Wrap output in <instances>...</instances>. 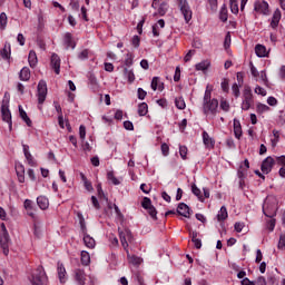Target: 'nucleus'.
Listing matches in <instances>:
<instances>
[{
  "label": "nucleus",
  "mask_w": 285,
  "mask_h": 285,
  "mask_svg": "<svg viewBox=\"0 0 285 285\" xmlns=\"http://www.w3.org/2000/svg\"><path fill=\"white\" fill-rule=\"evenodd\" d=\"M234 134L236 139H242V122L237 118L234 119Z\"/></svg>",
  "instance_id": "nucleus-19"
},
{
  "label": "nucleus",
  "mask_w": 285,
  "mask_h": 285,
  "mask_svg": "<svg viewBox=\"0 0 285 285\" xmlns=\"http://www.w3.org/2000/svg\"><path fill=\"white\" fill-rule=\"evenodd\" d=\"M138 115L139 117H146L148 115V104L141 102L138 105Z\"/></svg>",
  "instance_id": "nucleus-29"
},
{
  "label": "nucleus",
  "mask_w": 285,
  "mask_h": 285,
  "mask_svg": "<svg viewBox=\"0 0 285 285\" xmlns=\"http://www.w3.org/2000/svg\"><path fill=\"white\" fill-rule=\"evenodd\" d=\"M131 43H132L134 48H139V43H140L139 36H134Z\"/></svg>",
  "instance_id": "nucleus-59"
},
{
  "label": "nucleus",
  "mask_w": 285,
  "mask_h": 285,
  "mask_svg": "<svg viewBox=\"0 0 285 285\" xmlns=\"http://www.w3.org/2000/svg\"><path fill=\"white\" fill-rule=\"evenodd\" d=\"M141 206L145 208V210H147L148 208L153 207V200H150L148 197H144Z\"/></svg>",
  "instance_id": "nucleus-40"
},
{
  "label": "nucleus",
  "mask_w": 285,
  "mask_h": 285,
  "mask_svg": "<svg viewBox=\"0 0 285 285\" xmlns=\"http://www.w3.org/2000/svg\"><path fill=\"white\" fill-rule=\"evenodd\" d=\"M191 191L196 197H198L199 202L204 200V196H202V189L198 188L197 185L195 184L191 185Z\"/></svg>",
  "instance_id": "nucleus-35"
},
{
  "label": "nucleus",
  "mask_w": 285,
  "mask_h": 285,
  "mask_svg": "<svg viewBox=\"0 0 285 285\" xmlns=\"http://www.w3.org/2000/svg\"><path fill=\"white\" fill-rule=\"evenodd\" d=\"M58 278L60 284H66V267L60 263H58Z\"/></svg>",
  "instance_id": "nucleus-20"
},
{
  "label": "nucleus",
  "mask_w": 285,
  "mask_h": 285,
  "mask_svg": "<svg viewBox=\"0 0 285 285\" xmlns=\"http://www.w3.org/2000/svg\"><path fill=\"white\" fill-rule=\"evenodd\" d=\"M157 86H159V78L154 77L153 80H151V89L157 90Z\"/></svg>",
  "instance_id": "nucleus-61"
},
{
  "label": "nucleus",
  "mask_w": 285,
  "mask_h": 285,
  "mask_svg": "<svg viewBox=\"0 0 285 285\" xmlns=\"http://www.w3.org/2000/svg\"><path fill=\"white\" fill-rule=\"evenodd\" d=\"M253 90H250V87H245L243 91V102H242V110H250V106H253Z\"/></svg>",
  "instance_id": "nucleus-6"
},
{
  "label": "nucleus",
  "mask_w": 285,
  "mask_h": 285,
  "mask_svg": "<svg viewBox=\"0 0 285 285\" xmlns=\"http://www.w3.org/2000/svg\"><path fill=\"white\" fill-rule=\"evenodd\" d=\"M169 150H170V147H168V144L161 145V153H163L164 157H168Z\"/></svg>",
  "instance_id": "nucleus-54"
},
{
  "label": "nucleus",
  "mask_w": 285,
  "mask_h": 285,
  "mask_svg": "<svg viewBox=\"0 0 285 285\" xmlns=\"http://www.w3.org/2000/svg\"><path fill=\"white\" fill-rule=\"evenodd\" d=\"M125 66H127V68H130V66H132V53L126 55Z\"/></svg>",
  "instance_id": "nucleus-47"
},
{
  "label": "nucleus",
  "mask_w": 285,
  "mask_h": 285,
  "mask_svg": "<svg viewBox=\"0 0 285 285\" xmlns=\"http://www.w3.org/2000/svg\"><path fill=\"white\" fill-rule=\"evenodd\" d=\"M1 116L2 121H6L9 125L10 130H12V114L10 112V106L6 100H2Z\"/></svg>",
  "instance_id": "nucleus-7"
},
{
  "label": "nucleus",
  "mask_w": 285,
  "mask_h": 285,
  "mask_svg": "<svg viewBox=\"0 0 285 285\" xmlns=\"http://www.w3.org/2000/svg\"><path fill=\"white\" fill-rule=\"evenodd\" d=\"M229 3L233 14H237L239 12V6L237 4V0H229Z\"/></svg>",
  "instance_id": "nucleus-39"
},
{
  "label": "nucleus",
  "mask_w": 285,
  "mask_h": 285,
  "mask_svg": "<svg viewBox=\"0 0 285 285\" xmlns=\"http://www.w3.org/2000/svg\"><path fill=\"white\" fill-rule=\"evenodd\" d=\"M179 154H180L181 159H186V155H188V148L186 146H180Z\"/></svg>",
  "instance_id": "nucleus-48"
},
{
  "label": "nucleus",
  "mask_w": 285,
  "mask_h": 285,
  "mask_svg": "<svg viewBox=\"0 0 285 285\" xmlns=\"http://www.w3.org/2000/svg\"><path fill=\"white\" fill-rule=\"evenodd\" d=\"M51 68L55 70L56 75L61 72V58L57 53L51 56Z\"/></svg>",
  "instance_id": "nucleus-13"
},
{
  "label": "nucleus",
  "mask_w": 285,
  "mask_h": 285,
  "mask_svg": "<svg viewBox=\"0 0 285 285\" xmlns=\"http://www.w3.org/2000/svg\"><path fill=\"white\" fill-rule=\"evenodd\" d=\"M226 219H228V210L226 209V206H222L217 214V220L224 222Z\"/></svg>",
  "instance_id": "nucleus-22"
},
{
  "label": "nucleus",
  "mask_w": 285,
  "mask_h": 285,
  "mask_svg": "<svg viewBox=\"0 0 285 285\" xmlns=\"http://www.w3.org/2000/svg\"><path fill=\"white\" fill-rule=\"evenodd\" d=\"M63 43L67 48H72V50H75L77 46L75 45V41L72 40V33L70 32L65 33Z\"/></svg>",
  "instance_id": "nucleus-18"
},
{
  "label": "nucleus",
  "mask_w": 285,
  "mask_h": 285,
  "mask_svg": "<svg viewBox=\"0 0 285 285\" xmlns=\"http://www.w3.org/2000/svg\"><path fill=\"white\" fill-rule=\"evenodd\" d=\"M6 26H8V14L6 12L0 13V28L1 30H6Z\"/></svg>",
  "instance_id": "nucleus-36"
},
{
  "label": "nucleus",
  "mask_w": 285,
  "mask_h": 285,
  "mask_svg": "<svg viewBox=\"0 0 285 285\" xmlns=\"http://www.w3.org/2000/svg\"><path fill=\"white\" fill-rule=\"evenodd\" d=\"M2 59H10V43H6L4 48L0 51Z\"/></svg>",
  "instance_id": "nucleus-32"
},
{
  "label": "nucleus",
  "mask_w": 285,
  "mask_h": 285,
  "mask_svg": "<svg viewBox=\"0 0 285 285\" xmlns=\"http://www.w3.org/2000/svg\"><path fill=\"white\" fill-rule=\"evenodd\" d=\"M29 166H37V161H35V158L32 157V154L24 155Z\"/></svg>",
  "instance_id": "nucleus-46"
},
{
  "label": "nucleus",
  "mask_w": 285,
  "mask_h": 285,
  "mask_svg": "<svg viewBox=\"0 0 285 285\" xmlns=\"http://www.w3.org/2000/svg\"><path fill=\"white\" fill-rule=\"evenodd\" d=\"M79 137L80 139L83 141V139H86V126L81 125L79 127Z\"/></svg>",
  "instance_id": "nucleus-53"
},
{
  "label": "nucleus",
  "mask_w": 285,
  "mask_h": 285,
  "mask_svg": "<svg viewBox=\"0 0 285 285\" xmlns=\"http://www.w3.org/2000/svg\"><path fill=\"white\" fill-rule=\"evenodd\" d=\"M277 197L267 196L263 204V213L265 217L273 218L277 215Z\"/></svg>",
  "instance_id": "nucleus-2"
},
{
  "label": "nucleus",
  "mask_w": 285,
  "mask_h": 285,
  "mask_svg": "<svg viewBox=\"0 0 285 285\" xmlns=\"http://www.w3.org/2000/svg\"><path fill=\"white\" fill-rule=\"evenodd\" d=\"M83 244L85 246H87V248H95V246L97 245V243L95 242V238H92L88 234H83Z\"/></svg>",
  "instance_id": "nucleus-21"
},
{
  "label": "nucleus",
  "mask_w": 285,
  "mask_h": 285,
  "mask_svg": "<svg viewBox=\"0 0 285 285\" xmlns=\"http://www.w3.org/2000/svg\"><path fill=\"white\" fill-rule=\"evenodd\" d=\"M278 164H282V168L279 169L281 177L285 178V156H281L277 158Z\"/></svg>",
  "instance_id": "nucleus-38"
},
{
  "label": "nucleus",
  "mask_w": 285,
  "mask_h": 285,
  "mask_svg": "<svg viewBox=\"0 0 285 285\" xmlns=\"http://www.w3.org/2000/svg\"><path fill=\"white\" fill-rule=\"evenodd\" d=\"M257 112H259L261 115L264 112H268V110H271V107L264 105V104H259L256 107Z\"/></svg>",
  "instance_id": "nucleus-42"
},
{
  "label": "nucleus",
  "mask_w": 285,
  "mask_h": 285,
  "mask_svg": "<svg viewBox=\"0 0 285 285\" xmlns=\"http://www.w3.org/2000/svg\"><path fill=\"white\" fill-rule=\"evenodd\" d=\"M19 112H20L21 119H23V121L30 128L32 126V120H30V117H28V114L26 112V110H23V108H21V106H19Z\"/></svg>",
  "instance_id": "nucleus-27"
},
{
  "label": "nucleus",
  "mask_w": 285,
  "mask_h": 285,
  "mask_svg": "<svg viewBox=\"0 0 285 285\" xmlns=\"http://www.w3.org/2000/svg\"><path fill=\"white\" fill-rule=\"evenodd\" d=\"M81 264L82 266H88V264H90V254L86 250L81 252Z\"/></svg>",
  "instance_id": "nucleus-33"
},
{
  "label": "nucleus",
  "mask_w": 285,
  "mask_h": 285,
  "mask_svg": "<svg viewBox=\"0 0 285 285\" xmlns=\"http://www.w3.org/2000/svg\"><path fill=\"white\" fill-rule=\"evenodd\" d=\"M177 213L178 215H181V217L190 218V213H193V210H190V207H188L186 203H180L177 207Z\"/></svg>",
  "instance_id": "nucleus-15"
},
{
  "label": "nucleus",
  "mask_w": 285,
  "mask_h": 285,
  "mask_svg": "<svg viewBox=\"0 0 285 285\" xmlns=\"http://www.w3.org/2000/svg\"><path fill=\"white\" fill-rule=\"evenodd\" d=\"M124 128H125L126 130H135V126L132 125V122H131L130 120H126V121L124 122Z\"/></svg>",
  "instance_id": "nucleus-56"
},
{
  "label": "nucleus",
  "mask_w": 285,
  "mask_h": 285,
  "mask_svg": "<svg viewBox=\"0 0 285 285\" xmlns=\"http://www.w3.org/2000/svg\"><path fill=\"white\" fill-rule=\"evenodd\" d=\"M70 6H71V9H72V10L79 11V1L72 0V1L70 2Z\"/></svg>",
  "instance_id": "nucleus-63"
},
{
  "label": "nucleus",
  "mask_w": 285,
  "mask_h": 285,
  "mask_svg": "<svg viewBox=\"0 0 285 285\" xmlns=\"http://www.w3.org/2000/svg\"><path fill=\"white\" fill-rule=\"evenodd\" d=\"M278 75H279L281 79L285 80V66H282L279 68Z\"/></svg>",
  "instance_id": "nucleus-64"
},
{
  "label": "nucleus",
  "mask_w": 285,
  "mask_h": 285,
  "mask_svg": "<svg viewBox=\"0 0 285 285\" xmlns=\"http://www.w3.org/2000/svg\"><path fill=\"white\" fill-rule=\"evenodd\" d=\"M217 108H219V101L217 99H210V90L206 89L204 95L203 111L204 115H217Z\"/></svg>",
  "instance_id": "nucleus-1"
},
{
  "label": "nucleus",
  "mask_w": 285,
  "mask_h": 285,
  "mask_svg": "<svg viewBox=\"0 0 285 285\" xmlns=\"http://www.w3.org/2000/svg\"><path fill=\"white\" fill-rule=\"evenodd\" d=\"M0 245L3 250V254L8 255L9 253L8 246L10 245V235L8 233H3L2 236L0 237Z\"/></svg>",
  "instance_id": "nucleus-14"
},
{
  "label": "nucleus",
  "mask_w": 285,
  "mask_h": 285,
  "mask_svg": "<svg viewBox=\"0 0 285 285\" xmlns=\"http://www.w3.org/2000/svg\"><path fill=\"white\" fill-rule=\"evenodd\" d=\"M268 230L273 233L275 230V218H269L266 224Z\"/></svg>",
  "instance_id": "nucleus-45"
},
{
  "label": "nucleus",
  "mask_w": 285,
  "mask_h": 285,
  "mask_svg": "<svg viewBox=\"0 0 285 285\" xmlns=\"http://www.w3.org/2000/svg\"><path fill=\"white\" fill-rule=\"evenodd\" d=\"M147 95H148V92H146V90H144L142 88H138V99L144 101V99H146Z\"/></svg>",
  "instance_id": "nucleus-51"
},
{
  "label": "nucleus",
  "mask_w": 285,
  "mask_h": 285,
  "mask_svg": "<svg viewBox=\"0 0 285 285\" xmlns=\"http://www.w3.org/2000/svg\"><path fill=\"white\" fill-rule=\"evenodd\" d=\"M32 285H48V276L43 267H38L31 276Z\"/></svg>",
  "instance_id": "nucleus-3"
},
{
  "label": "nucleus",
  "mask_w": 285,
  "mask_h": 285,
  "mask_svg": "<svg viewBox=\"0 0 285 285\" xmlns=\"http://www.w3.org/2000/svg\"><path fill=\"white\" fill-rule=\"evenodd\" d=\"M274 138L272 139V146L275 148L277 144L279 142V131L278 130H273Z\"/></svg>",
  "instance_id": "nucleus-41"
},
{
  "label": "nucleus",
  "mask_w": 285,
  "mask_h": 285,
  "mask_svg": "<svg viewBox=\"0 0 285 285\" xmlns=\"http://www.w3.org/2000/svg\"><path fill=\"white\" fill-rule=\"evenodd\" d=\"M19 77H20L21 81H30V68L23 67L20 70V76Z\"/></svg>",
  "instance_id": "nucleus-23"
},
{
  "label": "nucleus",
  "mask_w": 285,
  "mask_h": 285,
  "mask_svg": "<svg viewBox=\"0 0 285 285\" xmlns=\"http://www.w3.org/2000/svg\"><path fill=\"white\" fill-rule=\"evenodd\" d=\"M175 106L178 110H184L186 108V101L183 97H178L175 99Z\"/></svg>",
  "instance_id": "nucleus-34"
},
{
  "label": "nucleus",
  "mask_w": 285,
  "mask_h": 285,
  "mask_svg": "<svg viewBox=\"0 0 285 285\" xmlns=\"http://www.w3.org/2000/svg\"><path fill=\"white\" fill-rule=\"evenodd\" d=\"M232 92L233 95L237 98L239 97L240 92H239V85H237V82H235L233 86H232Z\"/></svg>",
  "instance_id": "nucleus-49"
},
{
  "label": "nucleus",
  "mask_w": 285,
  "mask_h": 285,
  "mask_svg": "<svg viewBox=\"0 0 285 285\" xmlns=\"http://www.w3.org/2000/svg\"><path fill=\"white\" fill-rule=\"evenodd\" d=\"M254 10L258 14H268V2L262 0V1H256L254 4Z\"/></svg>",
  "instance_id": "nucleus-11"
},
{
  "label": "nucleus",
  "mask_w": 285,
  "mask_h": 285,
  "mask_svg": "<svg viewBox=\"0 0 285 285\" xmlns=\"http://www.w3.org/2000/svg\"><path fill=\"white\" fill-rule=\"evenodd\" d=\"M281 19H282V11H279V9H276L272 17L271 28H273L275 30V28H277V26H279Z\"/></svg>",
  "instance_id": "nucleus-16"
},
{
  "label": "nucleus",
  "mask_w": 285,
  "mask_h": 285,
  "mask_svg": "<svg viewBox=\"0 0 285 285\" xmlns=\"http://www.w3.org/2000/svg\"><path fill=\"white\" fill-rule=\"evenodd\" d=\"M255 52L258 57H266L268 55V51H266V47L263 45H256Z\"/></svg>",
  "instance_id": "nucleus-28"
},
{
  "label": "nucleus",
  "mask_w": 285,
  "mask_h": 285,
  "mask_svg": "<svg viewBox=\"0 0 285 285\" xmlns=\"http://www.w3.org/2000/svg\"><path fill=\"white\" fill-rule=\"evenodd\" d=\"M274 166H275V159H273V157L268 156L267 158H265L263 160L261 170H262V173H264V175H268V173H271V170H273Z\"/></svg>",
  "instance_id": "nucleus-10"
},
{
  "label": "nucleus",
  "mask_w": 285,
  "mask_h": 285,
  "mask_svg": "<svg viewBox=\"0 0 285 285\" xmlns=\"http://www.w3.org/2000/svg\"><path fill=\"white\" fill-rule=\"evenodd\" d=\"M28 61H29L30 68H35L37 66L39 60L37 59V52H35V50H31L29 52Z\"/></svg>",
  "instance_id": "nucleus-25"
},
{
  "label": "nucleus",
  "mask_w": 285,
  "mask_h": 285,
  "mask_svg": "<svg viewBox=\"0 0 285 285\" xmlns=\"http://www.w3.org/2000/svg\"><path fill=\"white\" fill-rule=\"evenodd\" d=\"M181 79V69L179 67L176 68L175 75H174V81H179Z\"/></svg>",
  "instance_id": "nucleus-55"
},
{
  "label": "nucleus",
  "mask_w": 285,
  "mask_h": 285,
  "mask_svg": "<svg viewBox=\"0 0 285 285\" xmlns=\"http://www.w3.org/2000/svg\"><path fill=\"white\" fill-rule=\"evenodd\" d=\"M177 2L186 23H190V19H193V10L190 9V4H188V0H177Z\"/></svg>",
  "instance_id": "nucleus-4"
},
{
  "label": "nucleus",
  "mask_w": 285,
  "mask_h": 285,
  "mask_svg": "<svg viewBox=\"0 0 285 285\" xmlns=\"http://www.w3.org/2000/svg\"><path fill=\"white\" fill-rule=\"evenodd\" d=\"M107 179L111 181L114 186H119V184H121V181H119L117 177H115V171H108Z\"/></svg>",
  "instance_id": "nucleus-37"
},
{
  "label": "nucleus",
  "mask_w": 285,
  "mask_h": 285,
  "mask_svg": "<svg viewBox=\"0 0 285 285\" xmlns=\"http://www.w3.org/2000/svg\"><path fill=\"white\" fill-rule=\"evenodd\" d=\"M255 92H256V95H262V97H266V89L265 88H262V87L257 86L255 88Z\"/></svg>",
  "instance_id": "nucleus-57"
},
{
  "label": "nucleus",
  "mask_w": 285,
  "mask_h": 285,
  "mask_svg": "<svg viewBox=\"0 0 285 285\" xmlns=\"http://www.w3.org/2000/svg\"><path fill=\"white\" fill-rule=\"evenodd\" d=\"M249 67L252 76L255 78L259 77V71H257V68H255V65H253V62L249 63Z\"/></svg>",
  "instance_id": "nucleus-52"
},
{
  "label": "nucleus",
  "mask_w": 285,
  "mask_h": 285,
  "mask_svg": "<svg viewBox=\"0 0 285 285\" xmlns=\"http://www.w3.org/2000/svg\"><path fill=\"white\" fill-rule=\"evenodd\" d=\"M75 282L78 285H86V272L83 269L77 268L73 272Z\"/></svg>",
  "instance_id": "nucleus-12"
},
{
  "label": "nucleus",
  "mask_w": 285,
  "mask_h": 285,
  "mask_svg": "<svg viewBox=\"0 0 285 285\" xmlns=\"http://www.w3.org/2000/svg\"><path fill=\"white\" fill-rule=\"evenodd\" d=\"M220 108L224 110V112H228L230 110V104H228L226 100H220Z\"/></svg>",
  "instance_id": "nucleus-44"
},
{
  "label": "nucleus",
  "mask_w": 285,
  "mask_h": 285,
  "mask_svg": "<svg viewBox=\"0 0 285 285\" xmlns=\"http://www.w3.org/2000/svg\"><path fill=\"white\" fill-rule=\"evenodd\" d=\"M278 248L281 250H284V248H285V236H281L279 242H278Z\"/></svg>",
  "instance_id": "nucleus-62"
},
{
  "label": "nucleus",
  "mask_w": 285,
  "mask_h": 285,
  "mask_svg": "<svg viewBox=\"0 0 285 285\" xmlns=\"http://www.w3.org/2000/svg\"><path fill=\"white\" fill-rule=\"evenodd\" d=\"M127 257L129 259V264H132L134 266H139L141 264V258L135 255H130V252L127 253Z\"/></svg>",
  "instance_id": "nucleus-30"
},
{
  "label": "nucleus",
  "mask_w": 285,
  "mask_h": 285,
  "mask_svg": "<svg viewBox=\"0 0 285 285\" xmlns=\"http://www.w3.org/2000/svg\"><path fill=\"white\" fill-rule=\"evenodd\" d=\"M78 59H81L82 61L88 59V49L82 50L79 55H78Z\"/></svg>",
  "instance_id": "nucleus-58"
},
{
  "label": "nucleus",
  "mask_w": 285,
  "mask_h": 285,
  "mask_svg": "<svg viewBox=\"0 0 285 285\" xmlns=\"http://www.w3.org/2000/svg\"><path fill=\"white\" fill-rule=\"evenodd\" d=\"M124 77L128 80V83L135 82V72L131 69L125 68L124 69Z\"/></svg>",
  "instance_id": "nucleus-24"
},
{
  "label": "nucleus",
  "mask_w": 285,
  "mask_h": 285,
  "mask_svg": "<svg viewBox=\"0 0 285 285\" xmlns=\"http://www.w3.org/2000/svg\"><path fill=\"white\" fill-rule=\"evenodd\" d=\"M203 141L207 148H213V146H215V141L206 131H203Z\"/></svg>",
  "instance_id": "nucleus-26"
},
{
  "label": "nucleus",
  "mask_w": 285,
  "mask_h": 285,
  "mask_svg": "<svg viewBox=\"0 0 285 285\" xmlns=\"http://www.w3.org/2000/svg\"><path fill=\"white\" fill-rule=\"evenodd\" d=\"M196 70H202L205 72L208 68H210V61L204 60L195 66Z\"/></svg>",
  "instance_id": "nucleus-31"
},
{
  "label": "nucleus",
  "mask_w": 285,
  "mask_h": 285,
  "mask_svg": "<svg viewBox=\"0 0 285 285\" xmlns=\"http://www.w3.org/2000/svg\"><path fill=\"white\" fill-rule=\"evenodd\" d=\"M23 206L27 212V215L31 217L33 222H37V207L35 206V203L30 199H26Z\"/></svg>",
  "instance_id": "nucleus-9"
},
{
  "label": "nucleus",
  "mask_w": 285,
  "mask_h": 285,
  "mask_svg": "<svg viewBox=\"0 0 285 285\" xmlns=\"http://www.w3.org/2000/svg\"><path fill=\"white\" fill-rule=\"evenodd\" d=\"M118 233H119L121 246L128 254V244H132V233L130 232V229H121V228H118Z\"/></svg>",
  "instance_id": "nucleus-5"
},
{
  "label": "nucleus",
  "mask_w": 285,
  "mask_h": 285,
  "mask_svg": "<svg viewBox=\"0 0 285 285\" xmlns=\"http://www.w3.org/2000/svg\"><path fill=\"white\" fill-rule=\"evenodd\" d=\"M46 97H48V85L45 80H40L38 83V104L40 106L46 101Z\"/></svg>",
  "instance_id": "nucleus-8"
},
{
  "label": "nucleus",
  "mask_w": 285,
  "mask_h": 285,
  "mask_svg": "<svg viewBox=\"0 0 285 285\" xmlns=\"http://www.w3.org/2000/svg\"><path fill=\"white\" fill-rule=\"evenodd\" d=\"M148 215H150L151 219H157V209L155 206L147 208Z\"/></svg>",
  "instance_id": "nucleus-43"
},
{
  "label": "nucleus",
  "mask_w": 285,
  "mask_h": 285,
  "mask_svg": "<svg viewBox=\"0 0 285 285\" xmlns=\"http://www.w3.org/2000/svg\"><path fill=\"white\" fill-rule=\"evenodd\" d=\"M80 230L82 235L88 234V228L86 227V220L83 218H80Z\"/></svg>",
  "instance_id": "nucleus-50"
},
{
  "label": "nucleus",
  "mask_w": 285,
  "mask_h": 285,
  "mask_svg": "<svg viewBox=\"0 0 285 285\" xmlns=\"http://www.w3.org/2000/svg\"><path fill=\"white\" fill-rule=\"evenodd\" d=\"M220 86H222V90H223L224 92H228V79H226V78L223 79Z\"/></svg>",
  "instance_id": "nucleus-60"
},
{
  "label": "nucleus",
  "mask_w": 285,
  "mask_h": 285,
  "mask_svg": "<svg viewBox=\"0 0 285 285\" xmlns=\"http://www.w3.org/2000/svg\"><path fill=\"white\" fill-rule=\"evenodd\" d=\"M37 205L41 210H47L48 206H50V202L48 200V197L39 196L37 198Z\"/></svg>",
  "instance_id": "nucleus-17"
}]
</instances>
